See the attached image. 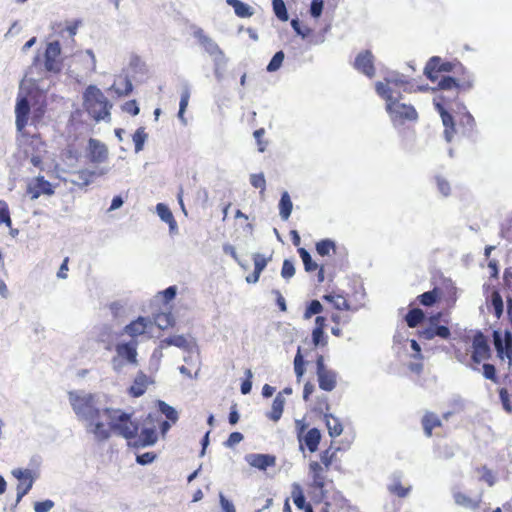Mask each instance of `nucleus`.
I'll return each instance as SVG.
<instances>
[{"label":"nucleus","mask_w":512,"mask_h":512,"mask_svg":"<svg viewBox=\"0 0 512 512\" xmlns=\"http://www.w3.org/2000/svg\"><path fill=\"white\" fill-rule=\"evenodd\" d=\"M424 75L436 86L433 91L440 93L434 98V105L445 127L444 136L450 142L457 133L453 116L444 105L456 99L461 91L470 90L473 80L470 73L458 60L447 61L440 56H432L424 67Z\"/></svg>","instance_id":"nucleus-1"},{"label":"nucleus","mask_w":512,"mask_h":512,"mask_svg":"<svg viewBox=\"0 0 512 512\" xmlns=\"http://www.w3.org/2000/svg\"><path fill=\"white\" fill-rule=\"evenodd\" d=\"M140 429L138 421L132 419V413L120 409L104 408V420L96 424L94 436L98 441H105L114 433L127 440L131 445Z\"/></svg>","instance_id":"nucleus-2"},{"label":"nucleus","mask_w":512,"mask_h":512,"mask_svg":"<svg viewBox=\"0 0 512 512\" xmlns=\"http://www.w3.org/2000/svg\"><path fill=\"white\" fill-rule=\"evenodd\" d=\"M453 349L457 360L477 369V366L491 357V349L486 336L476 331L473 336L465 333L454 339Z\"/></svg>","instance_id":"nucleus-3"},{"label":"nucleus","mask_w":512,"mask_h":512,"mask_svg":"<svg viewBox=\"0 0 512 512\" xmlns=\"http://www.w3.org/2000/svg\"><path fill=\"white\" fill-rule=\"evenodd\" d=\"M386 82H376L375 89L377 94L386 102V111L393 124H404L406 122H416L418 113L414 106L401 102V94L393 89L401 82L393 79H386Z\"/></svg>","instance_id":"nucleus-4"},{"label":"nucleus","mask_w":512,"mask_h":512,"mask_svg":"<svg viewBox=\"0 0 512 512\" xmlns=\"http://www.w3.org/2000/svg\"><path fill=\"white\" fill-rule=\"evenodd\" d=\"M365 292L364 289L355 290L352 294L343 295L341 293L331 292L325 294L322 299L331 304L337 313L331 315V320L336 324L331 332L334 336L340 337L342 335L341 329L338 327L340 324H346L350 321L349 317L341 316L340 312H356L364 306Z\"/></svg>","instance_id":"nucleus-5"},{"label":"nucleus","mask_w":512,"mask_h":512,"mask_svg":"<svg viewBox=\"0 0 512 512\" xmlns=\"http://www.w3.org/2000/svg\"><path fill=\"white\" fill-rule=\"evenodd\" d=\"M69 401L75 414L88 422L89 431L94 435L96 424L104 420V409L95 407L94 396L69 392Z\"/></svg>","instance_id":"nucleus-6"},{"label":"nucleus","mask_w":512,"mask_h":512,"mask_svg":"<svg viewBox=\"0 0 512 512\" xmlns=\"http://www.w3.org/2000/svg\"><path fill=\"white\" fill-rule=\"evenodd\" d=\"M83 106L89 116L96 122L110 121L113 104L95 85H89L83 93Z\"/></svg>","instance_id":"nucleus-7"},{"label":"nucleus","mask_w":512,"mask_h":512,"mask_svg":"<svg viewBox=\"0 0 512 512\" xmlns=\"http://www.w3.org/2000/svg\"><path fill=\"white\" fill-rule=\"evenodd\" d=\"M296 426L300 449H303L305 446L309 452H316L322 437L320 430L318 428H311L305 432L306 424L299 420L296 421Z\"/></svg>","instance_id":"nucleus-8"},{"label":"nucleus","mask_w":512,"mask_h":512,"mask_svg":"<svg viewBox=\"0 0 512 512\" xmlns=\"http://www.w3.org/2000/svg\"><path fill=\"white\" fill-rule=\"evenodd\" d=\"M316 374L320 389L330 392L337 385V373L326 367L323 355L316 358Z\"/></svg>","instance_id":"nucleus-9"},{"label":"nucleus","mask_w":512,"mask_h":512,"mask_svg":"<svg viewBox=\"0 0 512 512\" xmlns=\"http://www.w3.org/2000/svg\"><path fill=\"white\" fill-rule=\"evenodd\" d=\"M45 70L54 74L59 73L63 67L61 57V46L59 41H53L47 44L44 53Z\"/></svg>","instance_id":"nucleus-10"},{"label":"nucleus","mask_w":512,"mask_h":512,"mask_svg":"<svg viewBox=\"0 0 512 512\" xmlns=\"http://www.w3.org/2000/svg\"><path fill=\"white\" fill-rule=\"evenodd\" d=\"M440 314L431 316L429 318L430 325L424 329L418 330L417 335L423 340H432L435 337L441 339H448L451 336L450 329L444 325H437Z\"/></svg>","instance_id":"nucleus-11"},{"label":"nucleus","mask_w":512,"mask_h":512,"mask_svg":"<svg viewBox=\"0 0 512 512\" xmlns=\"http://www.w3.org/2000/svg\"><path fill=\"white\" fill-rule=\"evenodd\" d=\"M26 192L32 200H35L41 195H53L54 188L44 176H37L28 183Z\"/></svg>","instance_id":"nucleus-12"},{"label":"nucleus","mask_w":512,"mask_h":512,"mask_svg":"<svg viewBox=\"0 0 512 512\" xmlns=\"http://www.w3.org/2000/svg\"><path fill=\"white\" fill-rule=\"evenodd\" d=\"M27 138L25 153L30 154V161L33 166L41 167L43 162L41 153L44 150L45 143L39 135H27Z\"/></svg>","instance_id":"nucleus-13"},{"label":"nucleus","mask_w":512,"mask_h":512,"mask_svg":"<svg viewBox=\"0 0 512 512\" xmlns=\"http://www.w3.org/2000/svg\"><path fill=\"white\" fill-rule=\"evenodd\" d=\"M12 474L15 478L19 480V483L17 484L16 487V502L19 503L21 499L31 490L34 483V477L32 471L29 469H15L13 470Z\"/></svg>","instance_id":"nucleus-14"},{"label":"nucleus","mask_w":512,"mask_h":512,"mask_svg":"<svg viewBox=\"0 0 512 512\" xmlns=\"http://www.w3.org/2000/svg\"><path fill=\"white\" fill-rule=\"evenodd\" d=\"M374 56L370 50L358 53L354 60V68L368 78L375 76Z\"/></svg>","instance_id":"nucleus-15"},{"label":"nucleus","mask_w":512,"mask_h":512,"mask_svg":"<svg viewBox=\"0 0 512 512\" xmlns=\"http://www.w3.org/2000/svg\"><path fill=\"white\" fill-rule=\"evenodd\" d=\"M309 476L312 479V487L323 491L327 485V472L328 468L324 467L318 461H311L308 466Z\"/></svg>","instance_id":"nucleus-16"},{"label":"nucleus","mask_w":512,"mask_h":512,"mask_svg":"<svg viewBox=\"0 0 512 512\" xmlns=\"http://www.w3.org/2000/svg\"><path fill=\"white\" fill-rule=\"evenodd\" d=\"M494 346L497 351V356L500 359H504L507 357L509 362L512 361V333L508 330L504 333V342L502 340L501 334L499 331H494L493 333Z\"/></svg>","instance_id":"nucleus-17"},{"label":"nucleus","mask_w":512,"mask_h":512,"mask_svg":"<svg viewBox=\"0 0 512 512\" xmlns=\"http://www.w3.org/2000/svg\"><path fill=\"white\" fill-rule=\"evenodd\" d=\"M245 461L250 467L260 471H266L277 464V458L272 454L251 453L245 456Z\"/></svg>","instance_id":"nucleus-18"},{"label":"nucleus","mask_w":512,"mask_h":512,"mask_svg":"<svg viewBox=\"0 0 512 512\" xmlns=\"http://www.w3.org/2000/svg\"><path fill=\"white\" fill-rule=\"evenodd\" d=\"M118 357L125 359L132 365H137V341L119 343L115 347Z\"/></svg>","instance_id":"nucleus-19"},{"label":"nucleus","mask_w":512,"mask_h":512,"mask_svg":"<svg viewBox=\"0 0 512 512\" xmlns=\"http://www.w3.org/2000/svg\"><path fill=\"white\" fill-rule=\"evenodd\" d=\"M152 383L153 381L145 373L140 371L135 376L132 385L128 389V393L130 396L138 398L147 391L148 386Z\"/></svg>","instance_id":"nucleus-20"},{"label":"nucleus","mask_w":512,"mask_h":512,"mask_svg":"<svg viewBox=\"0 0 512 512\" xmlns=\"http://www.w3.org/2000/svg\"><path fill=\"white\" fill-rule=\"evenodd\" d=\"M89 159L93 163H103L108 158V149L99 140L91 138L88 142Z\"/></svg>","instance_id":"nucleus-21"},{"label":"nucleus","mask_w":512,"mask_h":512,"mask_svg":"<svg viewBox=\"0 0 512 512\" xmlns=\"http://www.w3.org/2000/svg\"><path fill=\"white\" fill-rule=\"evenodd\" d=\"M30 112V105L27 98H21L16 104V127L17 130L23 132L28 123V115Z\"/></svg>","instance_id":"nucleus-22"},{"label":"nucleus","mask_w":512,"mask_h":512,"mask_svg":"<svg viewBox=\"0 0 512 512\" xmlns=\"http://www.w3.org/2000/svg\"><path fill=\"white\" fill-rule=\"evenodd\" d=\"M157 441V433L152 428H144L133 438L131 446L139 448L153 445Z\"/></svg>","instance_id":"nucleus-23"},{"label":"nucleus","mask_w":512,"mask_h":512,"mask_svg":"<svg viewBox=\"0 0 512 512\" xmlns=\"http://www.w3.org/2000/svg\"><path fill=\"white\" fill-rule=\"evenodd\" d=\"M149 325L150 320L148 318L140 316L136 320L132 321L130 324L126 325L124 331L130 337L135 338L145 334Z\"/></svg>","instance_id":"nucleus-24"},{"label":"nucleus","mask_w":512,"mask_h":512,"mask_svg":"<svg viewBox=\"0 0 512 512\" xmlns=\"http://www.w3.org/2000/svg\"><path fill=\"white\" fill-rule=\"evenodd\" d=\"M254 271L252 274L246 276V282L249 284H255L259 281L260 274L265 269L268 263V259L259 253L253 255Z\"/></svg>","instance_id":"nucleus-25"},{"label":"nucleus","mask_w":512,"mask_h":512,"mask_svg":"<svg viewBox=\"0 0 512 512\" xmlns=\"http://www.w3.org/2000/svg\"><path fill=\"white\" fill-rule=\"evenodd\" d=\"M421 424L424 430V434L427 437H431L433 434V429L441 427L442 421L437 414L428 411L423 415Z\"/></svg>","instance_id":"nucleus-26"},{"label":"nucleus","mask_w":512,"mask_h":512,"mask_svg":"<svg viewBox=\"0 0 512 512\" xmlns=\"http://www.w3.org/2000/svg\"><path fill=\"white\" fill-rule=\"evenodd\" d=\"M443 296L442 288L435 287L431 291L424 292L417 296V301L426 307L433 306Z\"/></svg>","instance_id":"nucleus-27"},{"label":"nucleus","mask_w":512,"mask_h":512,"mask_svg":"<svg viewBox=\"0 0 512 512\" xmlns=\"http://www.w3.org/2000/svg\"><path fill=\"white\" fill-rule=\"evenodd\" d=\"M284 406L285 399L282 396V392H279L273 400L271 411L267 413V417L270 420L277 422L282 416Z\"/></svg>","instance_id":"nucleus-28"},{"label":"nucleus","mask_w":512,"mask_h":512,"mask_svg":"<svg viewBox=\"0 0 512 512\" xmlns=\"http://www.w3.org/2000/svg\"><path fill=\"white\" fill-rule=\"evenodd\" d=\"M226 3L234 8L238 17L248 18L253 15L251 7L240 0H226Z\"/></svg>","instance_id":"nucleus-29"},{"label":"nucleus","mask_w":512,"mask_h":512,"mask_svg":"<svg viewBox=\"0 0 512 512\" xmlns=\"http://www.w3.org/2000/svg\"><path fill=\"white\" fill-rule=\"evenodd\" d=\"M425 319V314L420 308H412L405 316L409 328H415Z\"/></svg>","instance_id":"nucleus-30"},{"label":"nucleus","mask_w":512,"mask_h":512,"mask_svg":"<svg viewBox=\"0 0 512 512\" xmlns=\"http://www.w3.org/2000/svg\"><path fill=\"white\" fill-rule=\"evenodd\" d=\"M339 451V447H333L330 445L327 449L323 450L320 453V461L324 467L330 469L331 465L336 461L337 459V452Z\"/></svg>","instance_id":"nucleus-31"},{"label":"nucleus","mask_w":512,"mask_h":512,"mask_svg":"<svg viewBox=\"0 0 512 512\" xmlns=\"http://www.w3.org/2000/svg\"><path fill=\"white\" fill-rule=\"evenodd\" d=\"M293 204L288 192H283L279 201V214L283 220H288L291 215Z\"/></svg>","instance_id":"nucleus-32"},{"label":"nucleus","mask_w":512,"mask_h":512,"mask_svg":"<svg viewBox=\"0 0 512 512\" xmlns=\"http://www.w3.org/2000/svg\"><path fill=\"white\" fill-rule=\"evenodd\" d=\"M410 346L412 348V350L415 352L412 357L417 359L419 362L418 363H411L409 365V369L412 371V372H415V373H421L422 369H423V364H422V360H423V356L421 354V347L420 345L418 344V342L414 339H412L410 341Z\"/></svg>","instance_id":"nucleus-33"},{"label":"nucleus","mask_w":512,"mask_h":512,"mask_svg":"<svg viewBox=\"0 0 512 512\" xmlns=\"http://www.w3.org/2000/svg\"><path fill=\"white\" fill-rule=\"evenodd\" d=\"M80 21H72L68 23L65 27H62L61 24H57L55 27V32L61 36L64 37L65 33L71 38L72 42H74V37L77 33L78 27H79Z\"/></svg>","instance_id":"nucleus-34"},{"label":"nucleus","mask_w":512,"mask_h":512,"mask_svg":"<svg viewBox=\"0 0 512 512\" xmlns=\"http://www.w3.org/2000/svg\"><path fill=\"white\" fill-rule=\"evenodd\" d=\"M74 175L76 177V180H73L74 184L79 186H88L90 183H92L96 173L87 169H81L74 172Z\"/></svg>","instance_id":"nucleus-35"},{"label":"nucleus","mask_w":512,"mask_h":512,"mask_svg":"<svg viewBox=\"0 0 512 512\" xmlns=\"http://www.w3.org/2000/svg\"><path fill=\"white\" fill-rule=\"evenodd\" d=\"M156 210H157V213H158L159 217L161 218V220H163L164 222L169 224L171 229L176 227V220L167 205H165L163 203H159L156 206Z\"/></svg>","instance_id":"nucleus-36"},{"label":"nucleus","mask_w":512,"mask_h":512,"mask_svg":"<svg viewBox=\"0 0 512 512\" xmlns=\"http://www.w3.org/2000/svg\"><path fill=\"white\" fill-rule=\"evenodd\" d=\"M325 419L330 437L334 438L341 435L343 431V426L341 422L337 418L332 417L331 415H326Z\"/></svg>","instance_id":"nucleus-37"},{"label":"nucleus","mask_w":512,"mask_h":512,"mask_svg":"<svg viewBox=\"0 0 512 512\" xmlns=\"http://www.w3.org/2000/svg\"><path fill=\"white\" fill-rule=\"evenodd\" d=\"M316 251L320 256H328L331 252L335 253L336 245L330 239H323L316 243Z\"/></svg>","instance_id":"nucleus-38"},{"label":"nucleus","mask_w":512,"mask_h":512,"mask_svg":"<svg viewBox=\"0 0 512 512\" xmlns=\"http://www.w3.org/2000/svg\"><path fill=\"white\" fill-rule=\"evenodd\" d=\"M298 253L303 261L304 268L307 272L316 271L319 267L311 257L310 253L305 248H298Z\"/></svg>","instance_id":"nucleus-39"},{"label":"nucleus","mask_w":512,"mask_h":512,"mask_svg":"<svg viewBox=\"0 0 512 512\" xmlns=\"http://www.w3.org/2000/svg\"><path fill=\"white\" fill-rule=\"evenodd\" d=\"M294 371L296 374L297 381L300 382L305 373V360L299 347L294 357Z\"/></svg>","instance_id":"nucleus-40"},{"label":"nucleus","mask_w":512,"mask_h":512,"mask_svg":"<svg viewBox=\"0 0 512 512\" xmlns=\"http://www.w3.org/2000/svg\"><path fill=\"white\" fill-rule=\"evenodd\" d=\"M475 126L474 117L469 113H463L459 120V127L461 129L462 134L470 133Z\"/></svg>","instance_id":"nucleus-41"},{"label":"nucleus","mask_w":512,"mask_h":512,"mask_svg":"<svg viewBox=\"0 0 512 512\" xmlns=\"http://www.w3.org/2000/svg\"><path fill=\"white\" fill-rule=\"evenodd\" d=\"M434 180L436 183V187L442 196L448 197L451 195V191H452L451 184L445 177H443L441 175H436L434 177Z\"/></svg>","instance_id":"nucleus-42"},{"label":"nucleus","mask_w":512,"mask_h":512,"mask_svg":"<svg viewBox=\"0 0 512 512\" xmlns=\"http://www.w3.org/2000/svg\"><path fill=\"white\" fill-rule=\"evenodd\" d=\"M158 407L159 410L166 416V418L171 420L173 423L178 420L177 411L172 406L168 405L164 401L159 400Z\"/></svg>","instance_id":"nucleus-43"},{"label":"nucleus","mask_w":512,"mask_h":512,"mask_svg":"<svg viewBox=\"0 0 512 512\" xmlns=\"http://www.w3.org/2000/svg\"><path fill=\"white\" fill-rule=\"evenodd\" d=\"M6 225L8 228L12 226V219L8 204L4 200H0V225Z\"/></svg>","instance_id":"nucleus-44"},{"label":"nucleus","mask_w":512,"mask_h":512,"mask_svg":"<svg viewBox=\"0 0 512 512\" xmlns=\"http://www.w3.org/2000/svg\"><path fill=\"white\" fill-rule=\"evenodd\" d=\"M443 290L442 299H444L448 305H454L457 300V289L451 283L445 286Z\"/></svg>","instance_id":"nucleus-45"},{"label":"nucleus","mask_w":512,"mask_h":512,"mask_svg":"<svg viewBox=\"0 0 512 512\" xmlns=\"http://www.w3.org/2000/svg\"><path fill=\"white\" fill-rule=\"evenodd\" d=\"M146 138H147V134L145 133L144 128L139 127L133 134V142L135 145L136 152H139L143 149Z\"/></svg>","instance_id":"nucleus-46"},{"label":"nucleus","mask_w":512,"mask_h":512,"mask_svg":"<svg viewBox=\"0 0 512 512\" xmlns=\"http://www.w3.org/2000/svg\"><path fill=\"white\" fill-rule=\"evenodd\" d=\"M323 311V306L318 300H312L306 307L304 318L310 319L313 315L320 314Z\"/></svg>","instance_id":"nucleus-47"},{"label":"nucleus","mask_w":512,"mask_h":512,"mask_svg":"<svg viewBox=\"0 0 512 512\" xmlns=\"http://www.w3.org/2000/svg\"><path fill=\"white\" fill-rule=\"evenodd\" d=\"M154 321L159 328L165 329L172 326L173 317L170 313H159L154 317Z\"/></svg>","instance_id":"nucleus-48"},{"label":"nucleus","mask_w":512,"mask_h":512,"mask_svg":"<svg viewBox=\"0 0 512 512\" xmlns=\"http://www.w3.org/2000/svg\"><path fill=\"white\" fill-rule=\"evenodd\" d=\"M330 410V405L326 396L318 397L313 405V411L328 415V411Z\"/></svg>","instance_id":"nucleus-49"},{"label":"nucleus","mask_w":512,"mask_h":512,"mask_svg":"<svg viewBox=\"0 0 512 512\" xmlns=\"http://www.w3.org/2000/svg\"><path fill=\"white\" fill-rule=\"evenodd\" d=\"M273 10L275 15L282 21L288 20V13L283 0H273Z\"/></svg>","instance_id":"nucleus-50"},{"label":"nucleus","mask_w":512,"mask_h":512,"mask_svg":"<svg viewBox=\"0 0 512 512\" xmlns=\"http://www.w3.org/2000/svg\"><path fill=\"white\" fill-rule=\"evenodd\" d=\"M284 52L283 51H278L274 54V56L272 57L271 61L269 62L268 66H267V70L269 72H274L276 70H278L282 63H283V60H284Z\"/></svg>","instance_id":"nucleus-51"},{"label":"nucleus","mask_w":512,"mask_h":512,"mask_svg":"<svg viewBox=\"0 0 512 512\" xmlns=\"http://www.w3.org/2000/svg\"><path fill=\"white\" fill-rule=\"evenodd\" d=\"M499 398L503 409L509 414L512 413V400L510 399V395L506 388L499 389Z\"/></svg>","instance_id":"nucleus-52"},{"label":"nucleus","mask_w":512,"mask_h":512,"mask_svg":"<svg viewBox=\"0 0 512 512\" xmlns=\"http://www.w3.org/2000/svg\"><path fill=\"white\" fill-rule=\"evenodd\" d=\"M312 343L314 346H325L327 344V337L324 330L321 328H314L312 331Z\"/></svg>","instance_id":"nucleus-53"},{"label":"nucleus","mask_w":512,"mask_h":512,"mask_svg":"<svg viewBox=\"0 0 512 512\" xmlns=\"http://www.w3.org/2000/svg\"><path fill=\"white\" fill-rule=\"evenodd\" d=\"M167 345H173L179 348H186L188 345L187 339L182 335H175L163 340Z\"/></svg>","instance_id":"nucleus-54"},{"label":"nucleus","mask_w":512,"mask_h":512,"mask_svg":"<svg viewBox=\"0 0 512 512\" xmlns=\"http://www.w3.org/2000/svg\"><path fill=\"white\" fill-rule=\"evenodd\" d=\"M189 99H190V90H189V88H185L181 94L180 103H179L178 117L180 119H183V115L188 106Z\"/></svg>","instance_id":"nucleus-55"},{"label":"nucleus","mask_w":512,"mask_h":512,"mask_svg":"<svg viewBox=\"0 0 512 512\" xmlns=\"http://www.w3.org/2000/svg\"><path fill=\"white\" fill-rule=\"evenodd\" d=\"M250 183L254 188L260 189L261 192H264L266 189V180L262 173L252 174L250 176Z\"/></svg>","instance_id":"nucleus-56"},{"label":"nucleus","mask_w":512,"mask_h":512,"mask_svg":"<svg viewBox=\"0 0 512 512\" xmlns=\"http://www.w3.org/2000/svg\"><path fill=\"white\" fill-rule=\"evenodd\" d=\"M491 303L495 311L496 317H500L503 312V301L502 297L498 292H493L491 296Z\"/></svg>","instance_id":"nucleus-57"},{"label":"nucleus","mask_w":512,"mask_h":512,"mask_svg":"<svg viewBox=\"0 0 512 512\" xmlns=\"http://www.w3.org/2000/svg\"><path fill=\"white\" fill-rule=\"evenodd\" d=\"M295 274V267L292 261L285 259L281 269V276L284 279H290Z\"/></svg>","instance_id":"nucleus-58"},{"label":"nucleus","mask_w":512,"mask_h":512,"mask_svg":"<svg viewBox=\"0 0 512 512\" xmlns=\"http://www.w3.org/2000/svg\"><path fill=\"white\" fill-rule=\"evenodd\" d=\"M121 109L123 112H126L132 116H136L139 114L140 112V109H139V106H138V103L136 100H129L127 102H125L122 106H121Z\"/></svg>","instance_id":"nucleus-59"},{"label":"nucleus","mask_w":512,"mask_h":512,"mask_svg":"<svg viewBox=\"0 0 512 512\" xmlns=\"http://www.w3.org/2000/svg\"><path fill=\"white\" fill-rule=\"evenodd\" d=\"M483 376L486 379L493 381L494 383L498 382V377L496 374V368L493 364L484 363L483 364Z\"/></svg>","instance_id":"nucleus-60"},{"label":"nucleus","mask_w":512,"mask_h":512,"mask_svg":"<svg viewBox=\"0 0 512 512\" xmlns=\"http://www.w3.org/2000/svg\"><path fill=\"white\" fill-rule=\"evenodd\" d=\"M388 490L391 494L398 497H405L408 494L409 489L405 488L400 482H395L389 485Z\"/></svg>","instance_id":"nucleus-61"},{"label":"nucleus","mask_w":512,"mask_h":512,"mask_svg":"<svg viewBox=\"0 0 512 512\" xmlns=\"http://www.w3.org/2000/svg\"><path fill=\"white\" fill-rule=\"evenodd\" d=\"M245 376H246V378L241 384V393L242 394H248V393H250V391L252 389V377H253L252 371L250 369H247L245 371Z\"/></svg>","instance_id":"nucleus-62"},{"label":"nucleus","mask_w":512,"mask_h":512,"mask_svg":"<svg viewBox=\"0 0 512 512\" xmlns=\"http://www.w3.org/2000/svg\"><path fill=\"white\" fill-rule=\"evenodd\" d=\"M293 500H294L295 505L299 509L305 510V507H307V505H308L306 503L305 496L299 487H297V492H295V491L293 492Z\"/></svg>","instance_id":"nucleus-63"},{"label":"nucleus","mask_w":512,"mask_h":512,"mask_svg":"<svg viewBox=\"0 0 512 512\" xmlns=\"http://www.w3.org/2000/svg\"><path fill=\"white\" fill-rule=\"evenodd\" d=\"M54 507V502L52 500H44V501H38L34 504V511L35 512H48Z\"/></svg>","instance_id":"nucleus-64"}]
</instances>
